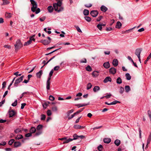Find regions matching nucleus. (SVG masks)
<instances>
[{"mask_svg":"<svg viewBox=\"0 0 151 151\" xmlns=\"http://www.w3.org/2000/svg\"><path fill=\"white\" fill-rule=\"evenodd\" d=\"M151 58V56L150 55H149L147 57V59L145 61L144 63L145 64H146L147 61L150 58Z\"/></svg>","mask_w":151,"mask_h":151,"instance_id":"09e8293b","label":"nucleus"},{"mask_svg":"<svg viewBox=\"0 0 151 151\" xmlns=\"http://www.w3.org/2000/svg\"><path fill=\"white\" fill-rule=\"evenodd\" d=\"M74 110L73 109H72L71 110H69L68 111L67 113V116H69L70 114L72 113H73Z\"/></svg>","mask_w":151,"mask_h":151,"instance_id":"ea45409f","label":"nucleus"},{"mask_svg":"<svg viewBox=\"0 0 151 151\" xmlns=\"http://www.w3.org/2000/svg\"><path fill=\"white\" fill-rule=\"evenodd\" d=\"M25 94H29V92H24L21 95V96L20 97V98L21 99L23 96L25 97L26 96H24Z\"/></svg>","mask_w":151,"mask_h":151,"instance_id":"c9c22d12","label":"nucleus"},{"mask_svg":"<svg viewBox=\"0 0 151 151\" xmlns=\"http://www.w3.org/2000/svg\"><path fill=\"white\" fill-rule=\"evenodd\" d=\"M97 27L99 29V30H101L102 27L101 24H98L97 26Z\"/></svg>","mask_w":151,"mask_h":151,"instance_id":"3c124183","label":"nucleus"},{"mask_svg":"<svg viewBox=\"0 0 151 151\" xmlns=\"http://www.w3.org/2000/svg\"><path fill=\"white\" fill-rule=\"evenodd\" d=\"M41 42L45 45H47L50 43V41L46 40H41Z\"/></svg>","mask_w":151,"mask_h":151,"instance_id":"9d476101","label":"nucleus"},{"mask_svg":"<svg viewBox=\"0 0 151 151\" xmlns=\"http://www.w3.org/2000/svg\"><path fill=\"white\" fill-rule=\"evenodd\" d=\"M3 3L1 5H6L8 4L9 3V2L7 0H2Z\"/></svg>","mask_w":151,"mask_h":151,"instance_id":"c756f323","label":"nucleus"},{"mask_svg":"<svg viewBox=\"0 0 151 151\" xmlns=\"http://www.w3.org/2000/svg\"><path fill=\"white\" fill-rule=\"evenodd\" d=\"M85 127V126H82L79 125H75L74 126V128L76 129H83Z\"/></svg>","mask_w":151,"mask_h":151,"instance_id":"9b49d317","label":"nucleus"},{"mask_svg":"<svg viewBox=\"0 0 151 151\" xmlns=\"http://www.w3.org/2000/svg\"><path fill=\"white\" fill-rule=\"evenodd\" d=\"M142 50V48H139L135 50V55L137 56L139 60L140 59V54Z\"/></svg>","mask_w":151,"mask_h":151,"instance_id":"20e7f679","label":"nucleus"},{"mask_svg":"<svg viewBox=\"0 0 151 151\" xmlns=\"http://www.w3.org/2000/svg\"><path fill=\"white\" fill-rule=\"evenodd\" d=\"M104 67L106 69L110 67V65L108 62H106L104 63L103 64Z\"/></svg>","mask_w":151,"mask_h":151,"instance_id":"2eb2a0df","label":"nucleus"},{"mask_svg":"<svg viewBox=\"0 0 151 151\" xmlns=\"http://www.w3.org/2000/svg\"><path fill=\"white\" fill-rule=\"evenodd\" d=\"M24 77V75H22L20 78H18L15 80L14 85L15 87H17L19 83H21L23 80Z\"/></svg>","mask_w":151,"mask_h":151,"instance_id":"f03ea898","label":"nucleus"},{"mask_svg":"<svg viewBox=\"0 0 151 151\" xmlns=\"http://www.w3.org/2000/svg\"><path fill=\"white\" fill-rule=\"evenodd\" d=\"M9 117H11L13 116L15 114V112L13 110H9Z\"/></svg>","mask_w":151,"mask_h":151,"instance_id":"6e6552de","label":"nucleus"},{"mask_svg":"<svg viewBox=\"0 0 151 151\" xmlns=\"http://www.w3.org/2000/svg\"><path fill=\"white\" fill-rule=\"evenodd\" d=\"M109 72L110 73L114 75L116 72V70L115 68L112 67L109 69Z\"/></svg>","mask_w":151,"mask_h":151,"instance_id":"0eeeda50","label":"nucleus"},{"mask_svg":"<svg viewBox=\"0 0 151 151\" xmlns=\"http://www.w3.org/2000/svg\"><path fill=\"white\" fill-rule=\"evenodd\" d=\"M120 143V141L118 139H116L114 141V144L117 146H119Z\"/></svg>","mask_w":151,"mask_h":151,"instance_id":"393cba45","label":"nucleus"},{"mask_svg":"<svg viewBox=\"0 0 151 151\" xmlns=\"http://www.w3.org/2000/svg\"><path fill=\"white\" fill-rule=\"evenodd\" d=\"M52 110L53 111H56L57 110V107L56 106H54L52 108Z\"/></svg>","mask_w":151,"mask_h":151,"instance_id":"603ef678","label":"nucleus"},{"mask_svg":"<svg viewBox=\"0 0 151 151\" xmlns=\"http://www.w3.org/2000/svg\"><path fill=\"white\" fill-rule=\"evenodd\" d=\"M84 109V108H83L81 109H80V110H78V111H77L76 112L74 113V114L76 115V114H78L79 113L81 112Z\"/></svg>","mask_w":151,"mask_h":151,"instance_id":"72a5a7b5","label":"nucleus"},{"mask_svg":"<svg viewBox=\"0 0 151 151\" xmlns=\"http://www.w3.org/2000/svg\"><path fill=\"white\" fill-rule=\"evenodd\" d=\"M42 74V70H40V71L36 73L37 77L39 78H40Z\"/></svg>","mask_w":151,"mask_h":151,"instance_id":"f3484780","label":"nucleus"},{"mask_svg":"<svg viewBox=\"0 0 151 151\" xmlns=\"http://www.w3.org/2000/svg\"><path fill=\"white\" fill-rule=\"evenodd\" d=\"M151 140V132L150 133V134L149 135L147 139V144H150Z\"/></svg>","mask_w":151,"mask_h":151,"instance_id":"2f4dec72","label":"nucleus"},{"mask_svg":"<svg viewBox=\"0 0 151 151\" xmlns=\"http://www.w3.org/2000/svg\"><path fill=\"white\" fill-rule=\"evenodd\" d=\"M42 127L43 126L42 125L39 124L37 126L36 129L37 130H39L42 129Z\"/></svg>","mask_w":151,"mask_h":151,"instance_id":"37998d69","label":"nucleus"},{"mask_svg":"<svg viewBox=\"0 0 151 151\" xmlns=\"http://www.w3.org/2000/svg\"><path fill=\"white\" fill-rule=\"evenodd\" d=\"M30 2L32 5L31 8V11L33 12H35L36 14H38L40 11V8H37V2L34 0H30Z\"/></svg>","mask_w":151,"mask_h":151,"instance_id":"f257e3e1","label":"nucleus"},{"mask_svg":"<svg viewBox=\"0 0 151 151\" xmlns=\"http://www.w3.org/2000/svg\"><path fill=\"white\" fill-rule=\"evenodd\" d=\"M44 30L48 34H50L51 33V32L50 31H47V28H45L44 29Z\"/></svg>","mask_w":151,"mask_h":151,"instance_id":"0e129e2a","label":"nucleus"},{"mask_svg":"<svg viewBox=\"0 0 151 151\" xmlns=\"http://www.w3.org/2000/svg\"><path fill=\"white\" fill-rule=\"evenodd\" d=\"M22 46V44L20 40H18L16 42V44L14 45L15 50L19 49Z\"/></svg>","mask_w":151,"mask_h":151,"instance_id":"7ed1b4c3","label":"nucleus"},{"mask_svg":"<svg viewBox=\"0 0 151 151\" xmlns=\"http://www.w3.org/2000/svg\"><path fill=\"white\" fill-rule=\"evenodd\" d=\"M111 78L109 76L106 77L104 80L103 82L104 83H106L108 81L111 82Z\"/></svg>","mask_w":151,"mask_h":151,"instance_id":"1a4fd4ad","label":"nucleus"},{"mask_svg":"<svg viewBox=\"0 0 151 151\" xmlns=\"http://www.w3.org/2000/svg\"><path fill=\"white\" fill-rule=\"evenodd\" d=\"M100 90V88L99 86H95L93 88V90L94 92H96Z\"/></svg>","mask_w":151,"mask_h":151,"instance_id":"a211bd4d","label":"nucleus"},{"mask_svg":"<svg viewBox=\"0 0 151 151\" xmlns=\"http://www.w3.org/2000/svg\"><path fill=\"white\" fill-rule=\"evenodd\" d=\"M46 118V116L45 115L42 114L41 115V120H45Z\"/></svg>","mask_w":151,"mask_h":151,"instance_id":"49530a36","label":"nucleus"},{"mask_svg":"<svg viewBox=\"0 0 151 151\" xmlns=\"http://www.w3.org/2000/svg\"><path fill=\"white\" fill-rule=\"evenodd\" d=\"M72 141H73L72 139L69 138L68 139H66V140L65 141H64L63 142V144L65 143H67Z\"/></svg>","mask_w":151,"mask_h":151,"instance_id":"cd10ccee","label":"nucleus"},{"mask_svg":"<svg viewBox=\"0 0 151 151\" xmlns=\"http://www.w3.org/2000/svg\"><path fill=\"white\" fill-rule=\"evenodd\" d=\"M103 141L104 143L108 144L111 142V139L110 138H106L104 139Z\"/></svg>","mask_w":151,"mask_h":151,"instance_id":"f8f14e48","label":"nucleus"},{"mask_svg":"<svg viewBox=\"0 0 151 151\" xmlns=\"http://www.w3.org/2000/svg\"><path fill=\"white\" fill-rule=\"evenodd\" d=\"M124 91V88L122 87H121L120 88V89L119 90V92L120 93L122 94L123 93Z\"/></svg>","mask_w":151,"mask_h":151,"instance_id":"c03bdc74","label":"nucleus"},{"mask_svg":"<svg viewBox=\"0 0 151 151\" xmlns=\"http://www.w3.org/2000/svg\"><path fill=\"white\" fill-rule=\"evenodd\" d=\"M12 14L6 12L5 14V16L6 18H9L12 17Z\"/></svg>","mask_w":151,"mask_h":151,"instance_id":"4be33fe9","label":"nucleus"},{"mask_svg":"<svg viewBox=\"0 0 151 151\" xmlns=\"http://www.w3.org/2000/svg\"><path fill=\"white\" fill-rule=\"evenodd\" d=\"M23 138V136L22 135L19 134L17 135L16 137V139H22Z\"/></svg>","mask_w":151,"mask_h":151,"instance_id":"e433bc0d","label":"nucleus"},{"mask_svg":"<svg viewBox=\"0 0 151 151\" xmlns=\"http://www.w3.org/2000/svg\"><path fill=\"white\" fill-rule=\"evenodd\" d=\"M47 113L48 116H50L52 114L51 111L50 110H48L47 111Z\"/></svg>","mask_w":151,"mask_h":151,"instance_id":"4d7b16f0","label":"nucleus"},{"mask_svg":"<svg viewBox=\"0 0 151 151\" xmlns=\"http://www.w3.org/2000/svg\"><path fill=\"white\" fill-rule=\"evenodd\" d=\"M19 72L18 71H17V72L14 73V74L16 76H20L22 75L21 74H19Z\"/></svg>","mask_w":151,"mask_h":151,"instance_id":"bf43d9fd","label":"nucleus"},{"mask_svg":"<svg viewBox=\"0 0 151 151\" xmlns=\"http://www.w3.org/2000/svg\"><path fill=\"white\" fill-rule=\"evenodd\" d=\"M147 114L149 117H151V111L150 110H148V111Z\"/></svg>","mask_w":151,"mask_h":151,"instance_id":"774afa93","label":"nucleus"},{"mask_svg":"<svg viewBox=\"0 0 151 151\" xmlns=\"http://www.w3.org/2000/svg\"><path fill=\"white\" fill-rule=\"evenodd\" d=\"M17 100H16L14 101V102L12 104V105L13 106H15L17 105Z\"/></svg>","mask_w":151,"mask_h":151,"instance_id":"5fc2aeb1","label":"nucleus"},{"mask_svg":"<svg viewBox=\"0 0 151 151\" xmlns=\"http://www.w3.org/2000/svg\"><path fill=\"white\" fill-rule=\"evenodd\" d=\"M35 36V35H34L32 36L29 39V40H31V41H35V39H34V37Z\"/></svg>","mask_w":151,"mask_h":151,"instance_id":"13d9d810","label":"nucleus"},{"mask_svg":"<svg viewBox=\"0 0 151 151\" xmlns=\"http://www.w3.org/2000/svg\"><path fill=\"white\" fill-rule=\"evenodd\" d=\"M118 60L117 59H114L113 61V65L114 67H116L118 65Z\"/></svg>","mask_w":151,"mask_h":151,"instance_id":"ddd939ff","label":"nucleus"},{"mask_svg":"<svg viewBox=\"0 0 151 151\" xmlns=\"http://www.w3.org/2000/svg\"><path fill=\"white\" fill-rule=\"evenodd\" d=\"M116 83L117 84H120L122 83V80L120 77H118L116 80Z\"/></svg>","mask_w":151,"mask_h":151,"instance_id":"473e14b6","label":"nucleus"},{"mask_svg":"<svg viewBox=\"0 0 151 151\" xmlns=\"http://www.w3.org/2000/svg\"><path fill=\"white\" fill-rule=\"evenodd\" d=\"M57 4H58V6H59V7L61 6L62 4V2L60 1H59L58 2V3H56Z\"/></svg>","mask_w":151,"mask_h":151,"instance_id":"052dcab7","label":"nucleus"},{"mask_svg":"<svg viewBox=\"0 0 151 151\" xmlns=\"http://www.w3.org/2000/svg\"><path fill=\"white\" fill-rule=\"evenodd\" d=\"M73 139H72L73 140L78 139L79 138L81 139H83L85 138V137L83 135L78 136L76 134H74L73 135Z\"/></svg>","mask_w":151,"mask_h":151,"instance_id":"39448f33","label":"nucleus"},{"mask_svg":"<svg viewBox=\"0 0 151 151\" xmlns=\"http://www.w3.org/2000/svg\"><path fill=\"white\" fill-rule=\"evenodd\" d=\"M122 26V24L119 21L117 22L116 24V28H120Z\"/></svg>","mask_w":151,"mask_h":151,"instance_id":"aec40b11","label":"nucleus"},{"mask_svg":"<svg viewBox=\"0 0 151 151\" xmlns=\"http://www.w3.org/2000/svg\"><path fill=\"white\" fill-rule=\"evenodd\" d=\"M99 12L97 11L93 10L91 11L90 14L93 17H95L97 16Z\"/></svg>","mask_w":151,"mask_h":151,"instance_id":"423d86ee","label":"nucleus"},{"mask_svg":"<svg viewBox=\"0 0 151 151\" xmlns=\"http://www.w3.org/2000/svg\"><path fill=\"white\" fill-rule=\"evenodd\" d=\"M98 72L97 71H94L92 73V75L93 77H96L98 75Z\"/></svg>","mask_w":151,"mask_h":151,"instance_id":"a878e982","label":"nucleus"},{"mask_svg":"<svg viewBox=\"0 0 151 151\" xmlns=\"http://www.w3.org/2000/svg\"><path fill=\"white\" fill-rule=\"evenodd\" d=\"M21 145V143L20 142H15L14 143V147H17Z\"/></svg>","mask_w":151,"mask_h":151,"instance_id":"dca6fc26","label":"nucleus"},{"mask_svg":"<svg viewBox=\"0 0 151 151\" xmlns=\"http://www.w3.org/2000/svg\"><path fill=\"white\" fill-rule=\"evenodd\" d=\"M50 82H46V88L47 90H49L50 89Z\"/></svg>","mask_w":151,"mask_h":151,"instance_id":"a19ab883","label":"nucleus"},{"mask_svg":"<svg viewBox=\"0 0 151 151\" xmlns=\"http://www.w3.org/2000/svg\"><path fill=\"white\" fill-rule=\"evenodd\" d=\"M32 41H31V40H29L27 42H25L24 44V45H28L31 43Z\"/></svg>","mask_w":151,"mask_h":151,"instance_id":"4c0bfd02","label":"nucleus"},{"mask_svg":"<svg viewBox=\"0 0 151 151\" xmlns=\"http://www.w3.org/2000/svg\"><path fill=\"white\" fill-rule=\"evenodd\" d=\"M14 140L13 139H11L8 142V143L9 145H12L13 142H14Z\"/></svg>","mask_w":151,"mask_h":151,"instance_id":"79ce46f5","label":"nucleus"},{"mask_svg":"<svg viewBox=\"0 0 151 151\" xmlns=\"http://www.w3.org/2000/svg\"><path fill=\"white\" fill-rule=\"evenodd\" d=\"M103 148V146L101 145H100L98 147V149L99 151H101Z\"/></svg>","mask_w":151,"mask_h":151,"instance_id":"8fccbe9b","label":"nucleus"},{"mask_svg":"<svg viewBox=\"0 0 151 151\" xmlns=\"http://www.w3.org/2000/svg\"><path fill=\"white\" fill-rule=\"evenodd\" d=\"M80 62L81 63H86L87 62L86 59V58H84L83 59L81 60L80 61Z\"/></svg>","mask_w":151,"mask_h":151,"instance_id":"de8ad7c7","label":"nucleus"},{"mask_svg":"<svg viewBox=\"0 0 151 151\" xmlns=\"http://www.w3.org/2000/svg\"><path fill=\"white\" fill-rule=\"evenodd\" d=\"M60 8L59 9H58L57 12H60L62 11L63 10V7L62 6H60Z\"/></svg>","mask_w":151,"mask_h":151,"instance_id":"864d4df0","label":"nucleus"},{"mask_svg":"<svg viewBox=\"0 0 151 151\" xmlns=\"http://www.w3.org/2000/svg\"><path fill=\"white\" fill-rule=\"evenodd\" d=\"M32 134L31 133H28L25 134V136L26 137H29L32 136Z\"/></svg>","mask_w":151,"mask_h":151,"instance_id":"680f3d73","label":"nucleus"},{"mask_svg":"<svg viewBox=\"0 0 151 151\" xmlns=\"http://www.w3.org/2000/svg\"><path fill=\"white\" fill-rule=\"evenodd\" d=\"M84 19L88 22H89L91 21V18L88 16H86L84 17Z\"/></svg>","mask_w":151,"mask_h":151,"instance_id":"f704fd0d","label":"nucleus"},{"mask_svg":"<svg viewBox=\"0 0 151 151\" xmlns=\"http://www.w3.org/2000/svg\"><path fill=\"white\" fill-rule=\"evenodd\" d=\"M125 91L127 93L130 90V88L129 86H126L125 87Z\"/></svg>","mask_w":151,"mask_h":151,"instance_id":"5701e85b","label":"nucleus"},{"mask_svg":"<svg viewBox=\"0 0 151 151\" xmlns=\"http://www.w3.org/2000/svg\"><path fill=\"white\" fill-rule=\"evenodd\" d=\"M49 99L52 101H53L55 99V98L52 96L50 95L49 96Z\"/></svg>","mask_w":151,"mask_h":151,"instance_id":"6e6d98bb","label":"nucleus"},{"mask_svg":"<svg viewBox=\"0 0 151 151\" xmlns=\"http://www.w3.org/2000/svg\"><path fill=\"white\" fill-rule=\"evenodd\" d=\"M103 18V16H100L97 19V21L98 22H99L100 21L101 19Z\"/></svg>","mask_w":151,"mask_h":151,"instance_id":"e2e57ef3","label":"nucleus"},{"mask_svg":"<svg viewBox=\"0 0 151 151\" xmlns=\"http://www.w3.org/2000/svg\"><path fill=\"white\" fill-rule=\"evenodd\" d=\"M125 76L126 77V79L128 80H129L131 79V77L129 73H127L125 74Z\"/></svg>","mask_w":151,"mask_h":151,"instance_id":"bb28decb","label":"nucleus"},{"mask_svg":"<svg viewBox=\"0 0 151 151\" xmlns=\"http://www.w3.org/2000/svg\"><path fill=\"white\" fill-rule=\"evenodd\" d=\"M75 27L76 28L77 31L80 32H82L80 29L79 28L78 26H75Z\"/></svg>","mask_w":151,"mask_h":151,"instance_id":"a18cd8bd","label":"nucleus"},{"mask_svg":"<svg viewBox=\"0 0 151 151\" xmlns=\"http://www.w3.org/2000/svg\"><path fill=\"white\" fill-rule=\"evenodd\" d=\"M87 8H89L92 6V4H85L84 5Z\"/></svg>","mask_w":151,"mask_h":151,"instance_id":"69168bd1","label":"nucleus"},{"mask_svg":"<svg viewBox=\"0 0 151 151\" xmlns=\"http://www.w3.org/2000/svg\"><path fill=\"white\" fill-rule=\"evenodd\" d=\"M53 6L54 8L55 11H57L58 9V4L56 3L53 4Z\"/></svg>","mask_w":151,"mask_h":151,"instance_id":"b1692460","label":"nucleus"},{"mask_svg":"<svg viewBox=\"0 0 151 151\" xmlns=\"http://www.w3.org/2000/svg\"><path fill=\"white\" fill-rule=\"evenodd\" d=\"M60 68V67L58 66H55L54 68V70H58Z\"/></svg>","mask_w":151,"mask_h":151,"instance_id":"338daca9","label":"nucleus"},{"mask_svg":"<svg viewBox=\"0 0 151 151\" xmlns=\"http://www.w3.org/2000/svg\"><path fill=\"white\" fill-rule=\"evenodd\" d=\"M92 85L91 83H88L87 86V90L90 89L91 88Z\"/></svg>","mask_w":151,"mask_h":151,"instance_id":"58836bf2","label":"nucleus"},{"mask_svg":"<svg viewBox=\"0 0 151 151\" xmlns=\"http://www.w3.org/2000/svg\"><path fill=\"white\" fill-rule=\"evenodd\" d=\"M36 131V129L35 127H32L30 129L29 132L32 134L34 133Z\"/></svg>","mask_w":151,"mask_h":151,"instance_id":"6ab92c4d","label":"nucleus"},{"mask_svg":"<svg viewBox=\"0 0 151 151\" xmlns=\"http://www.w3.org/2000/svg\"><path fill=\"white\" fill-rule=\"evenodd\" d=\"M83 13L85 16L88 15L89 14V11L88 10L85 9L83 11Z\"/></svg>","mask_w":151,"mask_h":151,"instance_id":"c85d7f7f","label":"nucleus"},{"mask_svg":"<svg viewBox=\"0 0 151 151\" xmlns=\"http://www.w3.org/2000/svg\"><path fill=\"white\" fill-rule=\"evenodd\" d=\"M86 70L90 72L92 71V69L91 67L89 65H88L86 68Z\"/></svg>","mask_w":151,"mask_h":151,"instance_id":"7c9ffc66","label":"nucleus"},{"mask_svg":"<svg viewBox=\"0 0 151 151\" xmlns=\"http://www.w3.org/2000/svg\"><path fill=\"white\" fill-rule=\"evenodd\" d=\"M47 10L49 12L51 13L53 10V8L52 6H49L47 7Z\"/></svg>","mask_w":151,"mask_h":151,"instance_id":"412c9836","label":"nucleus"},{"mask_svg":"<svg viewBox=\"0 0 151 151\" xmlns=\"http://www.w3.org/2000/svg\"><path fill=\"white\" fill-rule=\"evenodd\" d=\"M101 10L104 12H105L107 11L108 8L104 5H102L100 8Z\"/></svg>","mask_w":151,"mask_h":151,"instance_id":"4468645a","label":"nucleus"}]
</instances>
